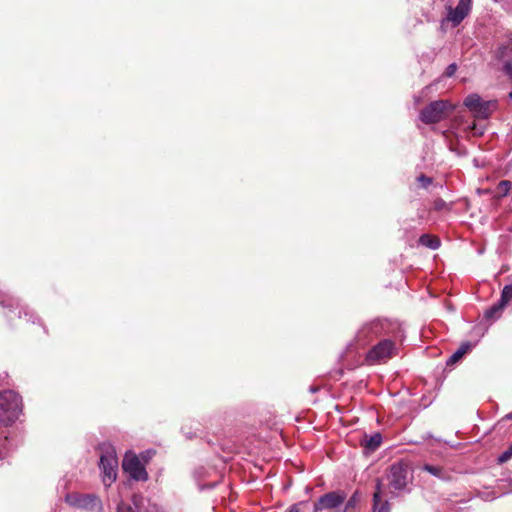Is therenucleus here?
<instances>
[{
  "instance_id": "nucleus-1",
  "label": "nucleus",
  "mask_w": 512,
  "mask_h": 512,
  "mask_svg": "<svg viewBox=\"0 0 512 512\" xmlns=\"http://www.w3.org/2000/svg\"><path fill=\"white\" fill-rule=\"evenodd\" d=\"M388 486L391 493L409 491V485L413 481V473L410 466L405 462H396L390 466L387 475Z\"/></svg>"
},
{
  "instance_id": "nucleus-2",
  "label": "nucleus",
  "mask_w": 512,
  "mask_h": 512,
  "mask_svg": "<svg viewBox=\"0 0 512 512\" xmlns=\"http://www.w3.org/2000/svg\"><path fill=\"white\" fill-rule=\"evenodd\" d=\"M21 413V399L12 390L0 392V424L10 425Z\"/></svg>"
},
{
  "instance_id": "nucleus-3",
  "label": "nucleus",
  "mask_w": 512,
  "mask_h": 512,
  "mask_svg": "<svg viewBox=\"0 0 512 512\" xmlns=\"http://www.w3.org/2000/svg\"><path fill=\"white\" fill-rule=\"evenodd\" d=\"M454 108L448 100H436L421 110L419 118L425 124H435L447 118Z\"/></svg>"
},
{
  "instance_id": "nucleus-4",
  "label": "nucleus",
  "mask_w": 512,
  "mask_h": 512,
  "mask_svg": "<svg viewBox=\"0 0 512 512\" xmlns=\"http://www.w3.org/2000/svg\"><path fill=\"white\" fill-rule=\"evenodd\" d=\"M472 0H459L455 7L447 6L446 13L441 19L443 30L454 29L470 14Z\"/></svg>"
},
{
  "instance_id": "nucleus-5",
  "label": "nucleus",
  "mask_w": 512,
  "mask_h": 512,
  "mask_svg": "<svg viewBox=\"0 0 512 512\" xmlns=\"http://www.w3.org/2000/svg\"><path fill=\"white\" fill-rule=\"evenodd\" d=\"M99 467L102 471V481L110 486L117 478L118 459L115 450L107 446L100 456Z\"/></svg>"
},
{
  "instance_id": "nucleus-6",
  "label": "nucleus",
  "mask_w": 512,
  "mask_h": 512,
  "mask_svg": "<svg viewBox=\"0 0 512 512\" xmlns=\"http://www.w3.org/2000/svg\"><path fill=\"white\" fill-rule=\"evenodd\" d=\"M396 354V345L390 339H384L373 346L366 355L369 364L384 363Z\"/></svg>"
},
{
  "instance_id": "nucleus-7",
  "label": "nucleus",
  "mask_w": 512,
  "mask_h": 512,
  "mask_svg": "<svg viewBox=\"0 0 512 512\" xmlns=\"http://www.w3.org/2000/svg\"><path fill=\"white\" fill-rule=\"evenodd\" d=\"M65 501L71 507L93 512L102 510L101 500L94 494L70 493L65 496Z\"/></svg>"
},
{
  "instance_id": "nucleus-8",
  "label": "nucleus",
  "mask_w": 512,
  "mask_h": 512,
  "mask_svg": "<svg viewBox=\"0 0 512 512\" xmlns=\"http://www.w3.org/2000/svg\"><path fill=\"white\" fill-rule=\"evenodd\" d=\"M123 470L136 481H146L148 473L144 464L134 454H126L122 462Z\"/></svg>"
},
{
  "instance_id": "nucleus-9",
  "label": "nucleus",
  "mask_w": 512,
  "mask_h": 512,
  "mask_svg": "<svg viewBox=\"0 0 512 512\" xmlns=\"http://www.w3.org/2000/svg\"><path fill=\"white\" fill-rule=\"evenodd\" d=\"M346 493L344 491H332L322 495L314 503V512H320L322 510H335L342 505L346 500Z\"/></svg>"
},
{
  "instance_id": "nucleus-10",
  "label": "nucleus",
  "mask_w": 512,
  "mask_h": 512,
  "mask_svg": "<svg viewBox=\"0 0 512 512\" xmlns=\"http://www.w3.org/2000/svg\"><path fill=\"white\" fill-rule=\"evenodd\" d=\"M387 323L382 320H373L361 327L356 335L357 342L365 345L372 337L379 336L385 332Z\"/></svg>"
},
{
  "instance_id": "nucleus-11",
  "label": "nucleus",
  "mask_w": 512,
  "mask_h": 512,
  "mask_svg": "<svg viewBox=\"0 0 512 512\" xmlns=\"http://www.w3.org/2000/svg\"><path fill=\"white\" fill-rule=\"evenodd\" d=\"M381 493L382 483L378 479L375 486V492L373 494V512H390V504L387 500L382 501Z\"/></svg>"
},
{
  "instance_id": "nucleus-12",
  "label": "nucleus",
  "mask_w": 512,
  "mask_h": 512,
  "mask_svg": "<svg viewBox=\"0 0 512 512\" xmlns=\"http://www.w3.org/2000/svg\"><path fill=\"white\" fill-rule=\"evenodd\" d=\"M472 349V344L469 342L463 343L446 361L447 366L456 364L463 356Z\"/></svg>"
},
{
  "instance_id": "nucleus-13",
  "label": "nucleus",
  "mask_w": 512,
  "mask_h": 512,
  "mask_svg": "<svg viewBox=\"0 0 512 512\" xmlns=\"http://www.w3.org/2000/svg\"><path fill=\"white\" fill-rule=\"evenodd\" d=\"M421 470L426 471L432 476L441 480L449 479V473L439 465L424 464L421 467Z\"/></svg>"
},
{
  "instance_id": "nucleus-14",
  "label": "nucleus",
  "mask_w": 512,
  "mask_h": 512,
  "mask_svg": "<svg viewBox=\"0 0 512 512\" xmlns=\"http://www.w3.org/2000/svg\"><path fill=\"white\" fill-rule=\"evenodd\" d=\"M496 101H483L478 106L474 114L480 118H488L492 111L496 108Z\"/></svg>"
},
{
  "instance_id": "nucleus-15",
  "label": "nucleus",
  "mask_w": 512,
  "mask_h": 512,
  "mask_svg": "<svg viewBox=\"0 0 512 512\" xmlns=\"http://www.w3.org/2000/svg\"><path fill=\"white\" fill-rule=\"evenodd\" d=\"M382 443V435L380 433H374L371 436H365L361 444L368 451H375L379 448Z\"/></svg>"
},
{
  "instance_id": "nucleus-16",
  "label": "nucleus",
  "mask_w": 512,
  "mask_h": 512,
  "mask_svg": "<svg viewBox=\"0 0 512 512\" xmlns=\"http://www.w3.org/2000/svg\"><path fill=\"white\" fill-rule=\"evenodd\" d=\"M419 243L433 250L439 248L440 246V240L437 237L431 236L429 234H423L419 238Z\"/></svg>"
},
{
  "instance_id": "nucleus-17",
  "label": "nucleus",
  "mask_w": 512,
  "mask_h": 512,
  "mask_svg": "<svg viewBox=\"0 0 512 512\" xmlns=\"http://www.w3.org/2000/svg\"><path fill=\"white\" fill-rule=\"evenodd\" d=\"M482 102V99L481 97L478 95V94H469L465 99H464V105L465 107H467L469 109V111L471 112H475L478 108V106L480 105V103Z\"/></svg>"
},
{
  "instance_id": "nucleus-18",
  "label": "nucleus",
  "mask_w": 512,
  "mask_h": 512,
  "mask_svg": "<svg viewBox=\"0 0 512 512\" xmlns=\"http://www.w3.org/2000/svg\"><path fill=\"white\" fill-rule=\"evenodd\" d=\"M503 309H504V307L499 306V302H497L485 311L484 317L487 320H495L500 317Z\"/></svg>"
},
{
  "instance_id": "nucleus-19",
  "label": "nucleus",
  "mask_w": 512,
  "mask_h": 512,
  "mask_svg": "<svg viewBox=\"0 0 512 512\" xmlns=\"http://www.w3.org/2000/svg\"><path fill=\"white\" fill-rule=\"evenodd\" d=\"M512 300V285H505L502 289L500 299L498 300L499 306H505Z\"/></svg>"
},
{
  "instance_id": "nucleus-20",
  "label": "nucleus",
  "mask_w": 512,
  "mask_h": 512,
  "mask_svg": "<svg viewBox=\"0 0 512 512\" xmlns=\"http://www.w3.org/2000/svg\"><path fill=\"white\" fill-rule=\"evenodd\" d=\"M359 501L360 493L358 491H355L346 502L343 512H354Z\"/></svg>"
},
{
  "instance_id": "nucleus-21",
  "label": "nucleus",
  "mask_w": 512,
  "mask_h": 512,
  "mask_svg": "<svg viewBox=\"0 0 512 512\" xmlns=\"http://www.w3.org/2000/svg\"><path fill=\"white\" fill-rule=\"evenodd\" d=\"M511 188V183L508 180H502L497 186V193L499 196L504 197L506 196Z\"/></svg>"
},
{
  "instance_id": "nucleus-22",
  "label": "nucleus",
  "mask_w": 512,
  "mask_h": 512,
  "mask_svg": "<svg viewBox=\"0 0 512 512\" xmlns=\"http://www.w3.org/2000/svg\"><path fill=\"white\" fill-rule=\"evenodd\" d=\"M9 452L7 436L0 438V460L3 459Z\"/></svg>"
},
{
  "instance_id": "nucleus-23",
  "label": "nucleus",
  "mask_w": 512,
  "mask_h": 512,
  "mask_svg": "<svg viewBox=\"0 0 512 512\" xmlns=\"http://www.w3.org/2000/svg\"><path fill=\"white\" fill-rule=\"evenodd\" d=\"M24 315V317L27 318V321H32L33 323L35 322L34 321V313L30 310H28L27 307H21L20 310H19V318H22Z\"/></svg>"
},
{
  "instance_id": "nucleus-24",
  "label": "nucleus",
  "mask_w": 512,
  "mask_h": 512,
  "mask_svg": "<svg viewBox=\"0 0 512 512\" xmlns=\"http://www.w3.org/2000/svg\"><path fill=\"white\" fill-rule=\"evenodd\" d=\"M447 208V203L441 199V198H438L436 200H434L433 202V209L436 210V211H441V210H444Z\"/></svg>"
},
{
  "instance_id": "nucleus-25",
  "label": "nucleus",
  "mask_w": 512,
  "mask_h": 512,
  "mask_svg": "<svg viewBox=\"0 0 512 512\" xmlns=\"http://www.w3.org/2000/svg\"><path fill=\"white\" fill-rule=\"evenodd\" d=\"M512 458V445L509 447V449H507L506 451H504L498 458V461L500 463H504L506 461H508L509 459Z\"/></svg>"
},
{
  "instance_id": "nucleus-26",
  "label": "nucleus",
  "mask_w": 512,
  "mask_h": 512,
  "mask_svg": "<svg viewBox=\"0 0 512 512\" xmlns=\"http://www.w3.org/2000/svg\"><path fill=\"white\" fill-rule=\"evenodd\" d=\"M417 181L423 188H427L432 183V179L423 174L417 178Z\"/></svg>"
},
{
  "instance_id": "nucleus-27",
  "label": "nucleus",
  "mask_w": 512,
  "mask_h": 512,
  "mask_svg": "<svg viewBox=\"0 0 512 512\" xmlns=\"http://www.w3.org/2000/svg\"><path fill=\"white\" fill-rule=\"evenodd\" d=\"M117 512H137L131 505L120 503L117 507Z\"/></svg>"
},
{
  "instance_id": "nucleus-28",
  "label": "nucleus",
  "mask_w": 512,
  "mask_h": 512,
  "mask_svg": "<svg viewBox=\"0 0 512 512\" xmlns=\"http://www.w3.org/2000/svg\"><path fill=\"white\" fill-rule=\"evenodd\" d=\"M456 70H457V65L455 63H452V64L448 65V67L446 68V70L444 72V76L452 77L455 74Z\"/></svg>"
},
{
  "instance_id": "nucleus-29",
  "label": "nucleus",
  "mask_w": 512,
  "mask_h": 512,
  "mask_svg": "<svg viewBox=\"0 0 512 512\" xmlns=\"http://www.w3.org/2000/svg\"><path fill=\"white\" fill-rule=\"evenodd\" d=\"M300 505L301 503L294 504L290 507L288 512H300Z\"/></svg>"
},
{
  "instance_id": "nucleus-30",
  "label": "nucleus",
  "mask_w": 512,
  "mask_h": 512,
  "mask_svg": "<svg viewBox=\"0 0 512 512\" xmlns=\"http://www.w3.org/2000/svg\"><path fill=\"white\" fill-rule=\"evenodd\" d=\"M5 298H6V295L0 293V303L3 304V305H8L6 303V299Z\"/></svg>"
},
{
  "instance_id": "nucleus-31",
  "label": "nucleus",
  "mask_w": 512,
  "mask_h": 512,
  "mask_svg": "<svg viewBox=\"0 0 512 512\" xmlns=\"http://www.w3.org/2000/svg\"><path fill=\"white\" fill-rule=\"evenodd\" d=\"M504 419H508V420H512V412L511 413H508Z\"/></svg>"
}]
</instances>
